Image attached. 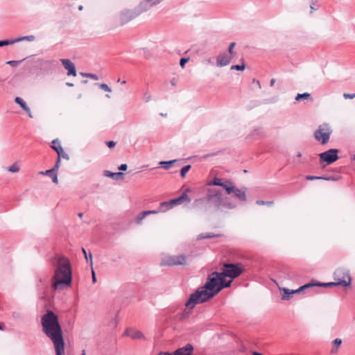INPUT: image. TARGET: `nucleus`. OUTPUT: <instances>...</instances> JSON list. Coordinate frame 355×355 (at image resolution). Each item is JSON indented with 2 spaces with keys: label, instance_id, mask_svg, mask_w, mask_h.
<instances>
[{
  "label": "nucleus",
  "instance_id": "nucleus-1",
  "mask_svg": "<svg viewBox=\"0 0 355 355\" xmlns=\"http://www.w3.org/2000/svg\"><path fill=\"white\" fill-rule=\"evenodd\" d=\"M232 282V280L226 282L221 272H212L208 275L206 283L189 295L185 306L194 308L196 304L208 301L223 288L230 287Z\"/></svg>",
  "mask_w": 355,
  "mask_h": 355
},
{
  "label": "nucleus",
  "instance_id": "nucleus-2",
  "mask_svg": "<svg viewBox=\"0 0 355 355\" xmlns=\"http://www.w3.org/2000/svg\"><path fill=\"white\" fill-rule=\"evenodd\" d=\"M51 264L56 267L53 277V287L58 289L61 286H69L72 281V270L69 259L63 255L51 258Z\"/></svg>",
  "mask_w": 355,
  "mask_h": 355
},
{
  "label": "nucleus",
  "instance_id": "nucleus-3",
  "mask_svg": "<svg viewBox=\"0 0 355 355\" xmlns=\"http://www.w3.org/2000/svg\"><path fill=\"white\" fill-rule=\"evenodd\" d=\"M41 324L42 331L50 338L54 347L64 345L61 325L58 315L51 310H46L42 316Z\"/></svg>",
  "mask_w": 355,
  "mask_h": 355
},
{
  "label": "nucleus",
  "instance_id": "nucleus-4",
  "mask_svg": "<svg viewBox=\"0 0 355 355\" xmlns=\"http://www.w3.org/2000/svg\"><path fill=\"white\" fill-rule=\"evenodd\" d=\"M223 199L221 191L216 189H209L206 196L196 199L194 201V205L198 207L205 203V211H209L211 208H213L214 211H217L221 207Z\"/></svg>",
  "mask_w": 355,
  "mask_h": 355
},
{
  "label": "nucleus",
  "instance_id": "nucleus-5",
  "mask_svg": "<svg viewBox=\"0 0 355 355\" xmlns=\"http://www.w3.org/2000/svg\"><path fill=\"white\" fill-rule=\"evenodd\" d=\"M243 270V265L240 263H225L221 273L225 279L226 277H230L233 279L238 277Z\"/></svg>",
  "mask_w": 355,
  "mask_h": 355
},
{
  "label": "nucleus",
  "instance_id": "nucleus-6",
  "mask_svg": "<svg viewBox=\"0 0 355 355\" xmlns=\"http://www.w3.org/2000/svg\"><path fill=\"white\" fill-rule=\"evenodd\" d=\"M334 278L336 286L343 287L349 286L352 283L349 271L344 268H338L334 273Z\"/></svg>",
  "mask_w": 355,
  "mask_h": 355
},
{
  "label": "nucleus",
  "instance_id": "nucleus-7",
  "mask_svg": "<svg viewBox=\"0 0 355 355\" xmlns=\"http://www.w3.org/2000/svg\"><path fill=\"white\" fill-rule=\"evenodd\" d=\"M331 133L332 130L331 129L329 125L324 123L320 125L315 131L314 137L316 140L320 141L321 144L324 145L329 141Z\"/></svg>",
  "mask_w": 355,
  "mask_h": 355
},
{
  "label": "nucleus",
  "instance_id": "nucleus-8",
  "mask_svg": "<svg viewBox=\"0 0 355 355\" xmlns=\"http://www.w3.org/2000/svg\"><path fill=\"white\" fill-rule=\"evenodd\" d=\"M339 150L336 148H331L318 155L320 158V163H326L329 165L335 162L339 159L338 157Z\"/></svg>",
  "mask_w": 355,
  "mask_h": 355
},
{
  "label": "nucleus",
  "instance_id": "nucleus-9",
  "mask_svg": "<svg viewBox=\"0 0 355 355\" xmlns=\"http://www.w3.org/2000/svg\"><path fill=\"white\" fill-rule=\"evenodd\" d=\"M186 260L187 257L184 254L168 256L162 260V265L169 266L184 265Z\"/></svg>",
  "mask_w": 355,
  "mask_h": 355
},
{
  "label": "nucleus",
  "instance_id": "nucleus-10",
  "mask_svg": "<svg viewBox=\"0 0 355 355\" xmlns=\"http://www.w3.org/2000/svg\"><path fill=\"white\" fill-rule=\"evenodd\" d=\"M232 182L229 180H223L218 178H214V180L207 183L209 186H219L223 187L227 194H231L232 188L230 187Z\"/></svg>",
  "mask_w": 355,
  "mask_h": 355
},
{
  "label": "nucleus",
  "instance_id": "nucleus-11",
  "mask_svg": "<svg viewBox=\"0 0 355 355\" xmlns=\"http://www.w3.org/2000/svg\"><path fill=\"white\" fill-rule=\"evenodd\" d=\"M139 16V12L132 10H122L119 15V21L121 25L125 24Z\"/></svg>",
  "mask_w": 355,
  "mask_h": 355
},
{
  "label": "nucleus",
  "instance_id": "nucleus-12",
  "mask_svg": "<svg viewBox=\"0 0 355 355\" xmlns=\"http://www.w3.org/2000/svg\"><path fill=\"white\" fill-rule=\"evenodd\" d=\"M230 187H231L232 190L231 193H233L235 198H238L241 202H245L247 200L246 187H243L241 189H238L233 184H231Z\"/></svg>",
  "mask_w": 355,
  "mask_h": 355
},
{
  "label": "nucleus",
  "instance_id": "nucleus-13",
  "mask_svg": "<svg viewBox=\"0 0 355 355\" xmlns=\"http://www.w3.org/2000/svg\"><path fill=\"white\" fill-rule=\"evenodd\" d=\"M232 57L233 56L229 55L228 53H227L225 52L220 53L217 57V60H216L217 67H222L228 65L230 63V62L232 59Z\"/></svg>",
  "mask_w": 355,
  "mask_h": 355
},
{
  "label": "nucleus",
  "instance_id": "nucleus-14",
  "mask_svg": "<svg viewBox=\"0 0 355 355\" xmlns=\"http://www.w3.org/2000/svg\"><path fill=\"white\" fill-rule=\"evenodd\" d=\"M60 62L64 66V69L68 71V76H76V70L74 64L69 59H61Z\"/></svg>",
  "mask_w": 355,
  "mask_h": 355
},
{
  "label": "nucleus",
  "instance_id": "nucleus-15",
  "mask_svg": "<svg viewBox=\"0 0 355 355\" xmlns=\"http://www.w3.org/2000/svg\"><path fill=\"white\" fill-rule=\"evenodd\" d=\"M189 189H187L181 196L176 198H173L171 200V202L173 204V206L180 205L182 202L187 201V202H190L191 201V198L187 195L188 192H190Z\"/></svg>",
  "mask_w": 355,
  "mask_h": 355
},
{
  "label": "nucleus",
  "instance_id": "nucleus-16",
  "mask_svg": "<svg viewBox=\"0 0 355 355\" xmlns=\"http://www.w3.org/2000/svg\"><path fill=\"white\" fill-rule=\"evenodd\" d=\"M193 347L191 344L187 343L185 346L176 349L173 355H192Z\"/></svg>",
  "mask_w": 355,
  "mask_h": 355
},
{
  "label": "nucleus",
  "instance_id": "nucleus-17",
  "mask_svg": "<svg viewBox=\"0 0 355 355\" xmlns=\"http://www.w3.org/2000/svg\"><path fill=\"white\" fill-rule=\"evenodd\" d=\"M124 334L130 336L132 339H142L145 338L144 334L141 331L134 329L132 328L127 329Z\"/></svg>",
  "mask_w": 355,
  "mask_h": 355
},
{
  "label": "nucleus",
  "instance_id": "nucleus-18",
  "mask_svg": "<svg viewBox=\"0 0 355 355\" xmlns=\"http://www.w3.org/2000/svg\"><path fill=\"white\" fill-rule=\"evenodd\" d=\"M15 102L17 104H18L20 106V107L26 112L29 117L33 118L31 109L29 108V107L27 106L26 103L21 98L16 97L15 98Z\"/></svg>",
  "mask_w": 355,
  "mask_h": 355
},
{
  "label": "nucleus",
  "instance_id": "nucleus-19",
  "mask_svg": "<svg viewBox=\"0 0 355 355\" xmlns=\"http://www.w3.org/2000/svg\"><path fill=\"white\" fill-rule=\"evenodd\" d=\"M103 174L105 176L111 178L113 180H116L123 179V176H124L123 173H122L121 171L114 173V172H111L110 171H104Z\"/></svg>",
  "mask_w": 355,
  "mask_h": 355
},
{
  "label": "nucleus",
  "instance_id": "nucleus-20",
  "mask_svg": "<svg viewBox=\"0 0 355 355\" xmlns=\"http://www.w3.org/2000/svg\"><path fill=\"white\" fill-rule=\"evenodd\" d=\"M150 8H152V6H150L146 1L145 2H141L139 3V5L136 7L134 10L137 12H139V15L145 12V11H147L148 10H149Z\"/></svg>",
  "mask_w": 355,
  "mask_h": 355
},
{
  "label": "nucleus",
  "instance_id": "nucleus-21",
  "mask_svg": "<svg viewBox=\"0 0 355 355\" xmlns=\"http://www.w3.org/2000/svg\"><path fill=\"white\" fill-rule=\"evenodd\" d=\"M173 207V205L171 202V200H170L168 201L162 202L159 204V207L158 209H159V212H165V211L169 210L170 209H171Z\"/></svg>",
  "mask_w": 355,
  "mask_h": 355
},
{
  "label": "nucleus",
  "instance_id": "nucleus-22",
  "mask_svg": "<svg viewBox=\"0 0 355 355\" xmlns=\"http://www.w3.org/2000/svg\"><path fill=\"white\" fill-rule=\"evenodd\" d=\"M178 160L177 159H172V160H169V161H160L159 162V164L160 165V166L166 170H168L172 166L173 164L176 162Z\"/></svg>",
  "mask_w": 355,
  "mask_h": 355
},
{
  "label": "nucleus",
  "instance_id": "nucleus-23",
  "mask_svg": "<svg viewBox=\"0 0 355 355\" xmlns=\"http://www.w3.org/2000/svg\"><path fill=\"white\" fill-rule=\"evenodd\" d=\"M193 308H189L186 306V308L184 309V311L180 314L179 315V320L181 321L184 320L187 318H189V315L191 314V310Z\"/></svg>",
  "mask_w": 355,
  "mask_h": 355
},
{
  "label": "nucleus",
  "instance_id": "nucleus-24",
  "mask_svg": "<svg viewBox=\"0 0 355 355\" xmlns=\"http://www.w3.org/2000/svg\"><path fill=\"white\" fill-rule=\"evenodd\" d=\"M221 207L227 208L229 209H235L236 207V205L229 201L227 198H225L223 199V203Z\"/></svg>",
  "mask_w": 355,
  "mask_h": 355
},
{
  "label": "nucleus",
  "instance_id": "nucleus-25",
  "mask_svg": "<svg viewBox=\"0 0 355 355\" xmlns=\"http://www.w3.org/2000/svg\"><path fill=\"white\" fill-rule=\"evenodd\" d=\"M35 37L33 35H31L22 36V37H17L14 40V42H15V43L19 42L21 41L32 42V41L35 40Z\"/></svg>",
  "mask_w": 355,
  "mask_h": 355
},
{
  "label": "nucleus",
  "instance_id": "nucleus-26",
  "mask_svg": "<svg viewBox=\"0 0 355 355\" xmlns=\"http://www.w3.org/2000/svg\"><path fill=\"white\" fill-rule=\"evenodd\" d=\"M281 290L283 291V292H284V293L282 296V300H288L290 299L291 296L292 295H293V293H291V290H290L288 288H283Z\"/></svg>",
  "mask_w": 355,
  "mask_h": 355
},
{
  "label": "nucleus",
  "instance_id": "nucleus-27",
  "mask_svg": "<svg viewBox=\"0 0 355 355\" xmlns=\"http://www.w3.org/2000/svg\"><path fill=\"white\" fill-rule=\"evenodd\" d=\"M302 99H311L312 101L311 94L307 92L303 94H297V96H295L296 101H300Z\"/></svg>",
  "mask_w": 355,
  "mask_h": 355
},
{
  "label": "nucleus",
  "instance_id": "nucleus-28",
  "mask_svg": "<svg viewBox=\"0 0 355 355\" xmlns=\"http://www.w3.org/2000/svg\"><path fill=\"white\" fill-rule=\"evenodd\" d=\"M340 179L341 176L340 175L322 176V180L327 181H338L340 180Z\"/></svg>",
  "mask_w": 355,
  "mask_h": 355
},
{
  "label": "nucleus",
  "instance_id": "nucleus-29",
  "mask_svg": "<svg viewBox=\"0 0 355 355\" xmlns=\"http://www.w3.org/2000/svg\"><path fill=\"white\" fill-rule=\"evenodd\" d=\"M218 235L216 234H214L213 233H202L200 234H199L198 236V239H212V238H215V237H217Z\"/></svg>",
  "mask_w": 355,
  "mask_h": 355
},
{
  "label": "nucleus",
  "instance_id": "nucleus-30",
  "mask_svg": "<svg viewBox=\"0 0 355 355\" xmlns=\"http://www.w3.org/2000/svg\"><path fill=\"white\" fill-rule=\"evenodd\" d=\"M241 64L232 65L231 67L232 70L243 71L245 68V64L243 59H241Z\"/></svg>",
  "mask_w": 355,
  "mask_h": 355
},
{
  "label": "nucleus",
  "instance_id": "nucleus-31",
  "mask_svg": "<svg viewBox=\"0 0 355 355\" xmlns=\"http://www.w3.org/2000/svg\"><path fill=\"white\" fill-rule=\"evenodd\" d=\"M315 285L320 287H332V286H336V283L334 282H328V283H320V282H315Z\"/></svg>",
  "mask_w": 355,
  "mask_h": 355
},
{
  "label": "nucleus",
  "instance_id": "nucleus-32",
  "mask_svg": "<svg viewBox=\"0 0 355 355\" xmlns=\"http://www.w3.org/2000/svg\"><path fill=\"white\" fill-rule=\"evenodd\" d=\"M191 165H186L183 166L180 170V176L184 178L187 174V173L191 169Z\"/></svg>",
  "mask_w": 355,
  "mask_h": 355
},
{
  "label": "nucleus",
  "instance_id": "nucleus-33",
  "mask_svg": "<svg viewBox=\"0 0 355 355\" xmlns=\"http://www.w3.org/2000/svg\"><path fill=\"white\" fill-rule=\"evenodd\" d=\"M56 355H63L64 354V345L54 347Z\"/></svg>",
  "mask_w": 355,
  "mask_h": 355
},
{
  "label": "nucleus",
  "instance_id": "nucleus-34",
  "mask_svg": "<svg viewBox=\"0 0 355 355\" xmlns=\"http://www.w3.org/2000/svg\"><path fill=\"white\" fill-rule=\"evenodd\" d=\"M8 171L11 173H17L19 171V168L18 167L17 164L15 163L8 168Z\"/></svg>",
  "mask_w": 355,
  "mask_h": 355
},
{
  "label": "nucleus",
  "instance_id": "nucleus-35",
  "mask_svg": "<svg viewBox=\"0 0 355 355\" xmlns=\"http://www.w3.org/2000/svg\"><path fill=\"white\" fill-rule=\"evenodd\" d=\"M23 60H10V61H8L6 62L7 64H9L10 66L12 67H17Z\"/></svg>",
  "mask_w": 355,
  "mask_h": 355
},
{
  "label": "nucleus",
  "instance_id": "nucleus-36",
  "mask_svg": "<svg viewBox=\"0 0 355 355\" xmlns=\"http://www.w3.org/2000/svg\"><path fill=\"white\" fill-rule=\"evenodd\" d=\"M80 74L84 77H88L93 80H98V76H96L94 73H80Z\"/></svg>",
  "mask_w": 355,
  "mask_h": 355
},
{
  "label": "nucleus",
  "instance_id": "nucleus-37",
  "mask_svg": "<svg viewBox=\"0 0 355 355\" xmlns=\"http://www.w3.org/2000/svg\"><path fill=\"white\" fill-rule=\"evenodd\" d=\"M15 44L14 40H0V47Z\"/></svg>",
  "mask_w": 355,
  "mask_h": 355
},
{
  "label": "nucleus",
  "instance_id": "nucleus-38",
  "mask_svg": "<svg viewBox=\"0 0 355 355\" xmlns=\"http://www.w3.org/2000/svg\"><path fill=\"white\" fill-rule=\"evenodd\" d=\"M82 251H83V253L85 255V259L86 260H88V255L87 254V252L85 250V249L84 248H82ZM89 259H90V265H91V267L92 268V266H93V261H92V253H89Z\"/></svg>",
  "mask_w": 355,
  "mask_h": 355
},
{
  "label": "nucleus",
  "instance_id": "nucleus-39",
  "mask_svg": "<svg viewBox=\"0 0 355 355\" xmlns=\"http://www.w3.org/2000/svg\"><path fill=\"white\" fill-rule=\"evenodd\" d=\"M55 152L58 154V158H59L60 159L61 157H62V155L64 153L61 145H58V148H56V151Z\"/></svg>",
  "mask_w": 355,
  "mask_h": 355
},
{
  "label": "nucleus",
  "instance_id": "nucleus-40",
  "mask_svg": "<svg viewBox=\"0 0 355 355\" xmlns=\"http://www.w3.org/2000/svg\"><path fill=\"white\" fill-rule=\"evenodd\" d=\"M99 87H100L101 89H103V90H104V91H105V92H112L111 88H110V87L107 84H105V83H101V84H100V85H99Z\"/></svg>",
  "mask_w": 355,
  "mask_h": 355
},
{
  "label": "nucleus",
  "instance_id": "nucleus-41",
  "mask_svg": "<svg viewBox=\"0 0 355 355\" xmlns=\"http://www.w3.org/2000/svg\"><path fill=\"white\" fill-rule=\"evenodd\" d=\"M60 145V143L58 139L53 140L52 145L51 146V148L56 151V148H58V146Z\"/></svg>",
  "mask_w": 355,
  "mask_h": 355
},
{
  "label": "nucleus",
  "instance_id": "nucleus-42",
  "mask_svg": "<svg viewBox=\"0 0 355 355\" xmlns=\"http://www.w3.org/2000/svg\"><path fill=\"white\" fill-rule=\"evenodd\" d=\"M60 159L59 158H57V160L53 166V167L52 168L53 171L54 172H58L59 168H60Z\"/></svg>",
  "mask_w": 355,
  "mask_h": 355
},
{
  "label": "nucleus",
  "instance_id": "nucleus-43",
  "mask_svg": "<svg viewBox=\"0 0 355 355\" xmlns=\"http://www.w3.org/2000/svg\"><path fill=\"white\" fill-rule=\"evenodd\" d=\"M235 45H236V42H232L228 47V54L232 56H233V55H234L233 49H234Z\"/></svg>",
  "mask_w": 355,
  "mask_h": 355
},
{
  "label": "nucleus",
  "instance_id": "nucleus-44",
  "mask_svg": "<svg viewBox=\"0 0 355 355\" xmlns=\"http://www.w3.org/2000/svg\"><path fill=\"white\" fill-rule=\"evenodd\" d=\"M53 171L52 168L51 169H49V170H46L45 171H40L39 173L40 175H47L49 177H50V175H52V174L53 173Z\"/></svg>",
  "mask_w": 355,
  "mask_h": 355
},
{
  "label": "nucleus",
  "instance_id": "nucleus-45",
  "mask_svg": "<svg viewBox=\"0 0 355 355\" xmlns=\"http://www.w3.org/2000/svg\"><path fill=\"white\" fill-rule=\"evenodd\" d=\"M150 6H156L162 0H145Z\"/></svg>",
  "mask_w": 355,
  "mask_h": 355
},
{
  "label": "nucleus",
  "instance_id": "nucleus-46",
  "mask_svg": "<svg viewBox=\"0 0 355 355\" xmlns=\"http://www.w3.org/2000/svg\"><path fill=\"white\" fill-rule=\"evenodd\" d=\"M256 203L259 205H267L270 206L273 204V202L272 201H264V200H257L256 202Z\"/></svg>",
  "mask_w": 355,
  "mask_h": 355
},
{
  "label": "nucleus",
  "instance_id": "nucleus-47",
  "mask_svg": "<svg viewBox=\"0 0 355 355\" xmlns=\"http://www.w3.org/2000/svg\"><path fill=\"white\" fill-rule=\"evenodd\" d=\"M305 178L307 180H322V176L306 175Z\"/></svg>",
  "mask_w": 355,
  "mask_h": 355
},
{
  "label": "nucleus",
  "instance_id": "nucleus-48",
  "mask_svg": "<svg viewBox=\"0 0 355 355\" xmlns=\"http://www.w3.org/2000/svg\"><path fill=\"white\" fill-rule=\"evenodd\" d=\"M146 217V216L144 214V212H141L136 218L137 223L139 224L142 221V220Z\"/></svg>",
  "mask_w": 355,
  "mask_h": 355
},
{
  "label": "nucleus",
  "instance_id": "nucleus-49",
  "mask_svg": "<svg viewBox=\"0 0 355 355\" xmlns=\"http://www.w3.org/2000/svg\"><path fill=\"white\" fill-rule=\"evenodd\" d=\"M50 178H51L52 182L53 183L58 184V172H53L52 175H50Z\"/></svg>",
  "mask_w": 355,
  "mask_h": 355
},
{
  "label": "nucleus",
  "instance_id": "nucleus-50",
  "mask_svg": "<svg viewBox=\"0 0 355 355\" xmlns=\"http://www.w3.org/2000/svg\"><path fill=\"white\" fill-rule=\"evenodd\" d=\"M189 60V58H182L180 61V65L182 68H184L186 63Z\"/></svg>",
  "mask_w": 355,
  "mask_h": 355
},
{
  "label": "nucleus",
  "instance_id": "nucleus-51",
  "mask_svg": "<svg viewBox=\"0 0 355 355\" xmlns=\"http://www.w3.org/2000/svg\"><path fill=\"white\" fill-rule=\"evenodd\" d=\"M143 99L146 103H148L151 100V96L148 92H146L144 94Z\"/></svg>",
  "mask_w": 355,
  "mask_h": 355
},
{
  "label": "nucleus",
  "instance_id": "nucleus-52",
  "mask_svg": "<svg viewBox=\"0 0 355 355\" xmlns=\"http://www.w3.org/2000/svg\"><path fill=\"white\" fill-rule=\"evenodd\" d=\"M313 286H315V283L310 282V283L306 284H304V285H303V286H302L300 287H301V288H302V291H304V290H305V289H306L308 288L312 287Z\"/></svg>",
  "mask_w": 355,
  "mask_h": 355
},
{
  "label": "nucleus",
  "instance_id": "nucleus-53",
  "mask_svg": "<svg viewBox=\"0 0 355 355\" xmlns=\"http://www.w3.org/2000/svg\"><path fill=\"white\" fill-rule=\"evenodd\" d=\"M262 132H261V129H256L253 131V132L252 133V135L253 137H255V136H260L261 135Z\"/></svg>",
  "mask_w": 355,
  "mask_h": 355
},
{
  "label": "nucleus",
  "instance_id": "nucleus-54",
  "mask_svg": "<svg viewBox=\"0 0 355 355\" xmlns=\"http://www.w3.org/2000/svg\"><path fill=\"white\" fill-rule=\"evenodd\" d=\"M343 96L346 99H347V98L352 99V98H355V93L354 94H347V93H345L343 94Z\"/></svg>",
  "mask_w": 355,
  "mask_h": 355
},
{
  "label": "nucleus",
  "instance_id": "nucleus-55",
  "mask_svg": "<svg viewBox=\"0 0 355 355\" xmlns=\"http://www.w3.org/2000/svg\"><path fill=\"white\" fill-rule=\"evenodd\" d=\"M333 343L336 347H338L342 343V340L340 338H336Z\"/></svg>",
  "mask_w": 355,
  "mask_h": 355
},
{
  "label": "nucleus",
  "instance_id": "nucleus-56",
  "mask_svg": "<svg viewBox=\"0 0 355 355\" xmlns=\"http://www.w3.org/2000/svg\"><path fill=\"white\" fill-rule=\"evenodd\" d=\"M128 168V166L126 164H122L119 167L118 169L121 171H125Z\"/></svg>",
  "mask_w": 355,
  "mask_h": 355
},
{
  "label": "nucleus",
  "instance_id": "nucleus-57",
  "mask_svg": "<svg viewBox=\"0 0 355 355\" xmlns=\"http://www.w3.org/2000/svg\"><path fill=\"white\" fill-rule=\"evenodd\" d=\"M106 145L108 148H111L116 146V142L114 141H109L106 142Z\"/></svg>",
  "mask_w": 355,
  "mask_h": 355
},
{
  "label": "nucleus",
  "instance_id": "nucleus-58",
  "mask_svg": "<svg viewBox=\"0 0 355 355\" xmlns=\"http://www.w3.org/2000/svg\"><path fill=\"white\" fill-rule=\"evenodd\" d=\"M302 291V288H301V287H300L299 288L295 289V290H291V293H293V294L299 293Z\"/></svg>",
  "mask_w": 355,
  "mask_h": 355
},
{
  "label": "nucleus",
  "instance_id": "nucleus-59",
  "mask_svg": "<svg viewBox=\"0 0 355 355\" xmlns=\"http://www.w3.org/2000/svg\"><path fill=\"white\" fill-rule=\"evenodd\" d=\"M92 282L94 283H95L96 282V277L95 272L92 268Z\"/></svg>",
  "mask_w": 355,
  "mask_h": 355
},
{
  "label": "nucleus",
  "instance_id": "nucleus-60",
  "mask_svg": "<svg viewBox=\"0 0 355 355\" xmlns=\"http://www.w3.org/2000/svg\"><path fill=\"white\" fill-rule=\"evenodd\" d=\"M253 83H255L259 87V89H261V83L259 80L253 79Z\"/></svg>",
  "mask_w": 355,
  "mask_h": 355
},
{
  "label": "nucleus",
  "instance_id": "nucleus-61",
  "mask_svg": "<svg viewBox=\"0 0 355 355\" xmlns=\"http://www.w3.org/2000/svg\"><path fill=\"white\" fill-rule=\"evenodd\" d=\"M62 157V158H64V159H67V160L69 159V156L68 155V154H67V153H64L62 155V157Z\"/></svg>",
  "mask_w": 355,
  "mask_h": 355
},
{
  "label": "nucleus",
  "instance_id": "nucleus-62",
  "mask_svg": "<svg viewBox=\"0 0 355 355\" xmlns=\"http://www.w3.org/2000/svg\"><path fill=\"white\" fill-rule=\"evenodd\" d=\"M148 211L150 212V214H157L159 212V209H157L156 210H148Z\"/></svg>",
  "mask_w": 355,
  "mask_h": 355
},
{
  "label": "nucleus",
  "instance_id": "nucleus-63",
  "mask_svg": "<svg viewBox=\"0 0 355 355\" xmlns=\"http://www.w3.org/2000/svg\"><path fill=\"white\" fill-rule=\"evenodd\" d=\"M276 80L275 78H272L270 82V86L272 87L275 83Z\"/></svg>",
  "mask_w": 355,
  "mask_h": 355
},
{
  "label": "nucleus",
  "instance_id": "nucleus-64",
  "mask_svg": "<svg viewBox=\"0 0 355 355\" xmlns=\"http://www.w3.org/2000/svg\"><path fill=\"white\" fill-rule=\"evenodd\" d=\"M66 85L68 86V87H73V84L71 83L67 82V83H66Z\"/></svg>",
  "mask_w": 355,
  "mask_h": 355
}]
</instances>
